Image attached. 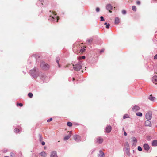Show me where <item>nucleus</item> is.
I'll list each match as a JSON object with an SVG mask.
<instances>
[{
  "label": "nucleus",
  "instance_id": "f257e3e1",
  "mask_svg": "<svg viewBox=\"0 0 157 157\" xmlns=\"http://www.w3.org/2000/svg\"><path fill=\"white\" fill-rule=\"evenodd\" d=\"M75 44H75L73 45L74 46L73 48V51L75 53H80L81 54H82L86 50V47L83 45L82 43L76 44V47L77 48V49H75Z\"/></svg>",
  "mask_w": 157,
  "mask_h": 157
},
{
  "label": "nucleus",
  "instance_id": "f03ea898",
  "mask_svg": "<svg viewBox=\"0 0 157 157\" xmlns=\"http://www.w3.org/2000/svg\"><path fill=\"white\" fill-rule=\"evenodd\" d=\"M29 72L33 78L36 77L38 75L36 69H31L30 70Z\"/></svg>",
  "mask_w": 157,
  "mask_h": 157
},
{
  "label": "nucleus",
  "instance_id": "7ed1b4c3",
  "mask_svg": "<svg viewBox=\"0 0 157 157\" xmlns=\"http://www.w3.org/2000/svg\"><path fill=\"white\" fill-rule=\"evenodd\" d=\"M40 66L41 68H50L49 65L44 61H41L40 63Z\"/></svg>",
  "mask_w": 157,
  "mask_h": 157
},
{
  "label": "nucleus",
  "instance_id": "20e7f679",
  "mask_svg": "<svg viewBox=\"0 0 157 157\" xmlns=\"http://www.w3.org/2000/svg\"><path fill=\"white\" fill-rule=\"evenodd\" d=\"M124 153L128 156H130L129 147H125L124 149Z\"/></svg>",
  "mask_w": 157,
  "mask_h": 157
},
{
  "label": "nucleus",
  "instance_id": "39448f33",
  "mask_svg": "<svg viewBox=\"0 0 157 157\" xmlns=\"http://www.w3.org/2000/svg\"><path fill=\"white\" fill-rule=\"evenodd\" d=\"M74 140L76 142H79L80 141L81 137L80 136L75 135L73 136Z\"/></svg>",
  "mask_w": 157,
  "mask_h": 157
},
{
  "label": "nucleus",
  "instance_id": "423d86ee",
  "mask_svg": "<svg viewBox=\"0 0 157 157\" xmlns=\"http://www.w3.org/2000/svg\"><path fill=\"white\" fill-rule=\"evenodd\" d=\"M152 114L151 113H147L146 114V118L148 120H150L152 118Z\"/></svg>",
  "mask_w": 157,
  "mask_h": 157
},
{
  "label": "nucleus",
  "instance_id": "0eeeda50",
  "mask_svg": "<svg viewBox=\"0 0 157 157\" xmlns=\"http://www.w3.org/2000/svg\"><path fill=\"white\" fill-rule=\"evenodd\" d=\"M50 157H58L57 152L56 151H53L51 152Z\"/></svg>",
  "mask_w": 157,
  "mask_h": 157
},
{
  "label": "nucleus",
  "instance_id": "6e6552de",
  "mask_svg": "<svg viewBox=\"0 0 157 157\" xmlns=\"http://www.w3.org/2000/svg\"><path fill=\"white\" fill-rule=\"evenodd\" d=\"M153 82L155 84H157V75H154L152 78Z\"/></svg>",
  "mask_w": 157,
  "mask_h": 157
},
{
  "label": "nucleus",
  "instance_id": "1a4fd4ad",
  "mask_svg": "<svg viewBox=\"0 0 157 157\" xmlns=\"http://www.w3.org/2000/svg\"><path fill=\"white\" fill-rule=\"evenodd\" d=\"M106 9L109 10V11L110 13H111L112 11L111 10L112 9L113 7L110 4H108L106 5Z\"/></svg>",
  "mask_w": 157,
  "mask_h": 157
},
{
  "label": "nucleus",
  "instance_id": "9d476101",
  "mask_svg": "<svg viewBox=\"0 0 157 157\" xmlns=\"http://www.w3.org/2000/svg\"><path fill=\"white\" fill-rule=\"evenodd\" d=\"M143 147L144 149L147 151H148L150 149V147L148 144H144L143 145Z\"/></svg>",
  "mask_w": 157,
  "mask_h": 157
},
{
  "label": "nucleus",
  "instance_id": "9b49d317",
  "mask_svg": "<svg viewBox=\"0 0 157 157\" xmlns=\"http://www.w3.org/2000/svg\"><path fill=\"white\" fill-rule=\"evenodd\" d=\"M140 109V107L138 105H135L132 108V110L133 111L136 112L138 111Z\"/></svg>",
  "mask_w": 157,
  "mask_h": 157
},
{
  "label": "nucleus",
  "instance_id": "f8f14e48",
  "mask_svg": "<svg viewBox=\"0 0 157 157\" xmlns=\"http://www.w3.org/2000/svg\"><path fill=\"white\" fill-rule=\"evenodd\" d=\"M150 120H147L145 121V125L146 126H151V122Z\"/></svg>",
  "mask_w": 157,
  "mask_h": 157
},
{
  "label": "nucleus",
  "instance_id": "ddd939ff",
  "mask_svg": "<svg viewBox=\"0 0 157 157\" xmlns=\"http://www.w3.org/2000/svg\"><path fill=\"white\" fill-rule=\"evenodd\" d=\"M98 157H105L104 153L102 150H100L99 153L98 154Z\"/></svg>",
  "mask_w": 157,
  "mask_h": 157
},
{
  "label": "nucleus",
  "instance_id": "4468645a",
  "mask_svg": "<svg viewBox=\"0 0 157 157\" xmlns=\"http://www.w3.org/2000/svg\"><path fill=\"white\" fill-rule=\"evenodd\" d=\"M97 142L99 144H101L103 142V139L101 137H98L97 138Z\"/></svg>",
  "mask_w": 157,
  "mask_h": 157
},
{
  "label": "nucleus",
  "instance_id": "2eb2a0df",
  "mask_svg": "<svg viewBox=\"0 0 157 157\" xmlns=\"http://www.w3.org/2000/svg\"><path fill=\"white\" fill-rule=\"evenodd\" d=\"M112 128L110 126H108L107 127H106V129H105V131L107 133H109L111 131Z\"/></svg>",
  "mask_w": 157,
  "mask_h": 157
},
{
  "label": "nucleus",
  "instance_id": "dca6fc26",
  "mask_svg": "<svg viewBox=\"0 0 157 157\" xmlns=\"http://www.w3.org/2000/svg\"><path fill=\"white\" fill-rule=\"evenodd\" d=\"M69 134L65 136L64 138V140H68L71 136V131L69 132Z\"/></svg>",
  "mask_w": 157,
  "mask_h": 157
},
{
  "label": "nucleus",
  "instance_id": "f3484780",
  "mask_svg": "<svg viewBox=\"0 0 157 157\" xmlns=\"http://www.w3.org/2000/svg\"><path fill=\"white\" fill-rule=\"evenodd\" d=\"M132 142H133V145H136V143L137 142V140L136 138L134 137H133L131 138Z\"/></svg>",
  "mask_w": 157,
  "mask_h": 157
},
{
  "label": "nucleus",
  "instance_id": "a211bd4d",
  "mask_svg": "<svg viewBox=\"0 0 157 157\" xmlns=\"http://www.w3.org/2000/svg\"><path fill=\"white\" fill-rule=\"evenodd\" d=\"M40 154L42 157H46L47 156V153L44 151L41 152Z\"/></svg>",
  "mask_w": 157,
  "mask_h": 157
},
{
  "label": "nucleus",
  "instance_id": "6ab92c4d",
  "mask_svg": "<svg viewBox=\"0 0 157 157\" xmlns=\"http://www.w3.org/2000/svg\"><path fill=\"white\" fill-rule=\"evenodd\" d=\"M120 22V19L119 18L116 17L115 19V23L118 24Z\"/></svg>",
  "mask_w": 157,
  "mask_h": 157
},
{
  "label": "nucleus",
  "instance_id": "aec40b11",
  "mask_svg": "<svg viewBox=\"0 0 157 157\" xmlns=\"http://www.w3.org/2000/svg\"><path fill=\"white\" fill-rule=\"evenodd\" d=\"M152 144L153 146H157V140H153L152 142Z\"/></svg>",
  "mask_w": 157,
  "mask_h": 157
},
{
  "label": "nucleus",
  "instance_id": "412c9836",
  "mask_svg": "<svg viewBox=\"0 0 157 157\" xmlns=\"http://www.w3.org/2000/svg\"><path fill=\"white\" fill-rule=\"evenodd\" d=\"M149 99L152 101H154L155 99V97L152 96L151 95H150L149 98Z\"/></svg>",
  "mask_w": 157,
  "mask_h": 157
},
{
  "label": "nucleus",
  "instance_id": "4be33fe9",
  "mask_svg": "<svg viewBox=\"0 0 157 157\" xmlns=\"http://www.w3.org/2000/svg\"><path fill=\"white\" fill-rule=\"evenodd\" d=\"M55 18L53 16H52L50 15L49 18V20H51V21H54Z\"/></svg>",
  "mask_w": 157,
  "mask_h": 157
},
{
  "label": "nucleus",
  "instance_id": "5701e85b",
  "mask_svg": "<svg viewBox=\"0 0 157 157\" xmlns=\"http://www.w3.org/2000/svg\"><path fill=\"white\" fill-rule=\"evenodd\" d=\"M60 59L59 57H57L56 58V62L57 63V64H58L59 66V60H60Z\"/></svg>",
  "mask_w": 157,
  "mask_h": 157
},
{
  "label": "nucleus",
  "instance_id": "b1692460",
  "mask_svg": "<svg viewBox=\"0 0 157 157\" xmlns=\"http://www.w3.org/2000/svg\"><path fill=\"white\" fill-rule=\"evenodd\" d=\"M136 114L137 116H139L140 117L142 116V113L140 112H138L136 113Z\"/></svg>",
  "mask_w": 157,
  "mask_h": 157
},
{
  "label": "nucleus",
  "instance_id": "393cba45",
  "mask_svg": "<svg viewBox=\"0 0 157 157\" xmlns=\"http://www.w3.org/2000/svg\"><path fill=\"white\" fill-rule=\"evenodd\" d=\"M67 125L69 127H71L72 125V124L70 122H68L67 123Z\"/></svg>",
  "mask_w": 157,
  "mask_h": 157
},
{
  "label": "nucleus",
  "instance_id": "a878e982",
  "mask_svg": "<svg viewBox=\"0 0 157 157\" xmlns=\"http://www.w3.org/2000/svg\"><path fill=\"white\" fill-rule=\"evenodd\" d=\"M132 10L134 11H136V7L135 6H132Z\"/></svg>",
  "mask_w": 157,
  "mask_h": 157
},
{
  "label": "nucleus",
  "instance_id": "bb28decb",
  "mask_svg": "<svg viewBox=\"0 0 157 157\" xmlns=\"http://www.w3.org/2000/svg\"><path fill=\"white\" fill-rule=\"evenodd\" d=\"M129 116L128 115V114H125V115H124L123 117V118L124 119H125L126 118H129Z\"/></svg>",
  "mask_w": 157,
  "mask_h": 157
},
{
  "label": "nucleus",
  "instance_id": "cd10ccee",
  "mask_svg": "<svg viewBox=\"0 0 157 157\" xmlns=\"http://www.w3.org/2000/svg\"><path fill=\"white\" fill-rule=\"evenodd\" d=\"M92 41H93V39H88L87 40V41L89 44L91 43L92 42Z\"/></svg>",
  "mask_w": 157,
  "mask_h": 157
},
{
  "label": "nucleus",
  "instance_id": "c85d7f7f",
  "mask_svg": "<svg viewBox=\"0 0 157 157\" xmlns=\"http://www.w3.org/2000/svg\"><path fill=\"white\" fill-rule=\"evenodd\" d=\"M28 96L30 98H31L32 97L33 95V94L31 93H29L28 94Z\"/></svg>",
  "mask_w": 157,
  "mask_h": 157
},
{
  "label": "nucleus",
  "instance_id": "c756f323",
  "mask_svg": "<svg viewBox=\"0 0 157 157\" xmlns=\"http://www.w3.org/2000/svg\"><path fill=\"white\" fill-rule=\"evenodd\" d=\"M19 131V130L17 128H16L14 130V132L16 133H18Z\"/></svg>",
  "mask_w": 157,
  "mask_h": 157
},
{
  "label": "nucleus",
  "instance_id": "7c9ffc66",
  "mask_svg": "<svg viewBox=\"0 0 157 157\" xmlns=\"http://www.w3.org/2000/svg\"><path fill=\"white\" fill-rule=\"evenodd\" d=\"M39 140L40 141H41L42 140V136L40 134H39Z\"/></svg>",
  "mask_w": 157,
  "mask_h": 157
},
{
  "label": "nucleus",
  "instance_id": "2f4dec72",
  "mask_svg": "<svg viewBox=\"0 0 157 157\" xmlns=\"http://www.w3.org/2000/svg\"><path fill=\"white\" fill-rule=\"evenodd\" d=\"M137 149L140 151H141L142 150V148L140 146H138Z\"/></svg>",
  "mask_w": 157,
  "mask_h": 157
},
{
  "label": "nucleus",
  "instance_id": "473e14b6",
  "mask_svg": "<svg viewBox=\"0 0 157 157\" xmlns=\"http://www.w3.org/2000/svg\"><path fill=\"white\" fill-rule=\"evenodd\" d=\"M125 146L126 147H129V144L128 142H126Z\"/></svg>",
  "mask_w": 157,
  "mask_h": 157
},
{
  "label": "nucleus",
  "instance_id": "72a5a7b5",
  "mask_svg": "<svg viewBox=\"0 0 157 157\" xmlns=\"http://www.w3.org/2000/svg\"><path fill=\"white\" fill-rule=\"evenodd\" d=\"M10 156L11 157H13L15 156V155L13 153L11 152L10 153Z\"/></svg>",
  "mask_w": 157,
  "mask_h": 157
},
{
  "label": "nucleus",
  "instance_id": "f704fd0d",
  "mask_svg": "<svg viewBox=\"0 0 157 157\" xmlns=\"http://www.w3.org/2000/svg\"><path fill=\"white\" fill-rule=\"evenodd\" d=\"M17 106H19L20 107H22L23 106V104L21 103H18L17 104Z\"/></svg>",
  "mask_w": 157,
  "mask_h": 157
},
{
  "label": "nucleus",
  "instance_id": "c9c22d12",
  "mask_svg": "<svg viewBox=\"0 0 157 157\" xmlns=\"http://www.w3.org/2000/svg\"><path fill=\"white\" fill-rule=\"evenodd\" d=\"M122 14H126V12L125 10H123L122 11Z\"/></svg>",
  "mask_w": 157,
  "mask_h": 157
},
{
  "label": "nucleus",
  "instance_id": "e433bc0d",
  "mask_svg": "<svg viewBox=\"0 0 157 157\" xmlns=\"http://www.w3.org/2000/svg\"><path fill=\"white\" fill-rule=\"evenodd\" d=\"M100 19H101V21H104L105 20L103 18V17L102 16H101L100 17Z\"/></svg>",
  "mask_w": 157,
  "mask_h": 157
},
{
  "label": "nucleus",
  "instance_id": "4c0bfd02",
  "mask_svg": "<svg viewBox=\"0 0 157 157\" xmlns=\"http://www.w3.org/2000/svg\"><path fill=\"white\" fill-rule=\"evenodd\" d=\"M123 130L124 131V136H126L127 135V133L124 130V128H123Z\"/></svg>",
  "mask_w": 157,
  "mask_h": 157
},
{
  "label": "nucleus",
  "instance_id": "58836bf2",
  "mask_svg": "<svg viewBox=\"0 0 157 157\" xmlns=\"http://www.w3.org/2000/svg\"><path fill=\"white\" fill-rule=\"evenodd\" d=\"M52 118H50L49 119L47 120V122H50L52 120Z\"/></svg>",
  "mask_w": 157,
  "mask_h": 157
},
{
  "label": "nucleus",
  "instance_id": "ea45409f",
  "mask_svg": "<svg viewBox=\"0 0 157 157\" xmlns=\"http://www.w3.org/2000/svg\"><path fill=\"white\" fill-rule=\"evenodd\" d=\"M109 26H110V24L108 23L106 25V28L107 29H108L109 28Z\"/></svg>",
  "mask_w": 157,
  "mask_h": 157
},
{
  "label": "nucleus",
  "instance_id": "a19ab883",
  "mask_svg": "<svg viewBox=\"0 0 157 157\" xmlns=\"http://www.w3.org/2000/svg\"><path fill=\"white\" fill-rule=\"evenodd\" d=\"M99 11H100V9H99V8H98V7H97L96 8V11L97 12H98Z\"/></svg>",
  "mask_w": 157,
  "mask_h": 157
},
{
  "label": "nucleus",
  "instance_id": "79ce46f5",
  "mask_svg": "<svg viewBox=\"0 0 157 157\" xmlns=\"http://www.w3.org/2000/svg\"><path fill=\"white\" fill-rule=\"evenodd\" d=\"M136 3L138 5H139L140 4V1H136Z\"/></svg>",
  "mask_w": 157,
  "mask_h": 157
},
{
  "label": "nucleus",
  "instance_id": "37998d69",
  "mask_svg": "<svg viewBox=\"0 0 157 157\" xmlns=\"http://www.w3.org/2000/svg\"><path fill=\"white\" fill-rule=\"evenodd\" d=\"M154 59H157V54H156L154 57Z\"/></svg>",
  "mask_w": 157,
  "mask_h": 157
},
{
  "label": "nucleus",
  "instance_id": "c03bdc74",
  "mask_svg": "<svg viewBox=\"0 0 157 157\" xmlns=\"http://www.w3.org/2000/svg\"><path fill=\"white\" fill-rule=\"evenodd\" d=\"M59 19V16H57V21L56 22H58V20Z\"/></svg>",
  "mask_w": 157,
  "mask_h": 157
},
{
  "label": "nucleus",
  "instance_id": "a18cd8bd",
  "mask_svg": "<svg viewBox=\"0 0 157 157\" xmlns=\"http://www.w3.org/2000/svg\"><path fill=\"white\" fill-rule=\"evenodd\" d=\"M45 143L44 142V141L42 142L41 144L42 145H45Z\"/></svg>",
  "mask_w": 157,
  "mask_h": 157
},
{
  "label": "nucleus",
  "instance_id": "49530a36",
  "mask_svg": "<svg viewBox=\"0 0 157 157\" xmlns=\"http://www.w3.org/2000/svg\"><path fill=\"white\" fill-rule=\"evenodd\" d=\"M104 51V49H102V50H100V52L101 53L102 52H103Z\"/></svg>",
  "mask_w": 157,
  "mask_h": 157
},
{
  "label": "nucleus",
  "instance_id": "de8ad7c7",
  "mask_svg": "<svg viewBox=\"0 0 157 157\" xmlns=\"http://www.w3.org/2000/svg\"><path fill=\"white\" fill-rule=\"evenodd\" d=\"M82 59H84L85 58V56H82Z\"/></svg>",
  "mask_w": 157,
  "mask_h": 157
},
{
  "label": "nucleus",
  "instance_id": "09e8293b",
  "mask_svg": "<svg viewBox=\"0 0 157 157\" xmlns=\"http://www.w3.org/2000/svg\"><path fill=\"white\" fill-rule=\"evenodd\" d=\"M75 70H76L77 71H80V69H75Z\"/></svg>",
  "mask_w": 157,
  "mask_h": 157
},
{
  "label": "nucleus",
  "instance_id": "8fccbe9b",
  "mask_svg": "<svg viewBox=\"0 0 157 157\" xmlns=\"http://www.w3.org/2000/svg\"><path fill=\"white\" fill-rule=\"evenodd\" d=\"M107 24H108L106 22L104 24L105 25H106Z\"/></svg>",
  "mask_w": 157,
  "mask_h": 157
},
{
  "label": "nucleus",
  "instance_id": "3c124183",
  "mask_svg": "<svg viewBox=\"0 0 157 157\" xmlns=\"http://www.w3.org/2000/svg\"><path fill=\"white\" fill-rule=\"evenodd\" d=\"M53 14H54L55 15H56V13L55 14L54 13H53Z\"/></svg>",
  "mask_w": 157,
  "mask_h": 157
},
{
  "label": "nucleus",
  "instance_id": "603ef678",
  "mask_svg": "<svg viewBox=\"0 0 157 157\" xmlns=\"http://www.w3.org/2000/svg\"><path fill=\"white\" fill-rule=\"evenodd\" d=\"M84 67H83L82 66H81V68H83Z\"/></svg>",
  "mask_w": 157,
  "mask_h": 157
},
{
  "label": "nucleus",
  "instance_id": "864d4df0",
  "mask_svg": "<svg viewBox=\"0 0 157 157\" xmlns=\"http://www.w3.org/2000/svg\"><path fill=\"white\" fill-rule=\"evenodd\" d=\"M4 157H9V156H5Z\"/></svg>",
  "mask_w": 157,
  "mask_h": 157
},
{
  "label": "nucleus",
  "instance_id": "5fc2aeb1",
  "mask_svg": "<svg viewBox=\"0 0 157 157\" xmlns=\"http://www.w3.org/2000/svg\"><path fill=\"white\" fill-rule=\"evenodd\" d=\"M74 78H73V81H74Z\"/></svg>",
  "mask_w": 157,
  "mask_h": 157
},
{
  "label": "nucleus",
  "instance_id": "6e6d98bb",
  "mask_svg": "<svg viewBox=\"0 0 157 157\" xmlns=\"http://www.w3.org/2000/svg\"><path fill=\"white\" fill-rule=\"evenodd\" d=\"M71 65V66H73V65Z\"/></svg>",
  "mask_w": 157,
  "mask_h": 157
},
{
  "label": "nucleus",
  "instance_id": "4d7b16f0",
  "mask_svg": "<svg viewBox=\"0 0 157 157\" xmlns=\"http://www.w3.org/2000/svg\"><path fill=\"white\" fill-rule=\"evenodd\" d=\"M81 71H82V72H83V71L82 70Z\"/></svg>",
  "mask_w": 157,
  "mask_h": 157
},
{
  "label": "nucleus",
  "instance_id": "13d9d810",
  "mask_svg": "<svg viewBox=\"0 0 157 157\" xmlns=\"http://www.w3.org/2000/svg\"><path fill=\"white\" fill-rule=\"evenodd\" d=\"M156 157H157V156H156Z\"/></svg>",
  "mask_w": 157,
  "mask_h": 157
}]
</instances>
